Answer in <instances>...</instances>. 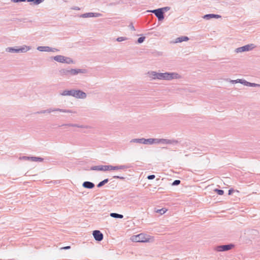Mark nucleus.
Returning a JSON list of instances; mask_svg holds the SVG:
<instances>
[{
    "instance_id": "obj_6",
    "label": "nucleus",
    "mask_w": 260,
    "mask_h": 260,
    "mask_svg": "<svg viewBox=\"0 0 260 260\" xmlns=\"http://www.w3.org/2000/svg\"><path fill=\"white\" fill-rule=\"evenodd\" d=\"M174 143H177L176 141L166 139H155V143H162L164 144H170Z\"/></svg>"
},
{
    "instance_id": "obj_2",
    "label": "nucleus",
    "mask_w": 260,
    "mask_h": 260,
    "mask_svg": "<svg viewBox=\"0 0 260 260\" xmlns=\"http://www.w3.org/2000/svg\"><path fill=\"white\" fill-rule=\"evenodd\" d=\"M131 240L135 242H149L153 240V237L149 235L141 233L137 235H134L131 238Z\"/></svg>"
},
{
    "instance_id": "obj_7",
    "label": "nucleus",
    "mask_w": 260,
    "mask_h": 260,
    "mask_svg": "<svg viewBox=\"0 0 260 260\" xmlns=\"http://www.w3.org/2000/svg\"><path fill=\"white\" fill-rule=\"evenodd\" d=\"M233 247L234 245L233 244L221 245L216 247V250L218 251H224L230 250Z\"/></svg>"
},
{
    "instance_id": "obj_5",
    "label": "nucleus",
    "mask_w": 260,
    "mask_h": 260,
    "mask_svg": "<svg viewBox=\"0 0 260 260\" xmlns=\"http://www.w3.org/2000/svg\"><path fill=\"white\" fill-rule=\"evenodd\" d=\"M167 9H168V8L165 7V8H161V9H158L156 10H154L151 11V12L155 14L156 16L158 18V20H161L164 19V18L162 10H164V9L167 10Z\"/></svg>"
},
{
    "instance_id": "obj_28",
    "label": "nucleus",
    "mask_w": 260,
    "mask_h": 260,
    "mask_svg": "<svg viewBox=\"0 0 260 260\" xmlns=\"http://www.w3.org/2000/svg\"><path fill=\"white\" fill-rule=\"evenodd\" d=\"M154 178H155V175H149L147 177V178L149 180L153 179Z\"/></svg>"
},
{
    "instance_id": "obj_26",
    "label": "nucleus",
    "mask_w": 260,
    "mask_h": 260,
    "mask_svg": "<svg viewBox=\"0 0 260 260\" xmlns=\"http://www.w3.org/2000/svg\"><path fill=\"white\" fill-rule=\"evenodd\" d=\"M145 40V37H140L138 39V42L139 43H142Z\"/></svg>"
},
{
    "instance_id": "obj_27",
    "label": "nucleus",
    "mask_w": 260,
    "mask_h": 260,
    "mask_svg": "<svg viewBox=\"0 0 260 260\" xmlns=\"http://www.w3.org/2000/svg\"><path fill=\"white\" fill-rule=\"evenodd\" d=\"M126 39L123 38V37H119V38H118L117 39V41H119V42H121V41H124Z\"/></svg>"
},
{
    "instance_id": "obj_30",
    "label": "nucleus",
    "mask_w": 260,
    "mask_h": 260,
    "mask_svg": "<svg viewBox=\"0 0 260 260\" xmlns=\"http://www.w3.org/2000/svg\"><path fill=\"white\" fill-rule=\"evenodd\" d=\"M246 85H248L251 86H253L257 85V84H255L254 83H248V82H247Z\"/></svg>"
},
{
    "instance_id": "obj_10",
    "label": "nucleus",
    "mask_w": 260,
    "mask_h": 260,
    "mask_svg": "<svg viewBox=\"0 0 260 260\" xmlns=\"http://www.w3.org/2000/svg\"><path fill=\"white\" fill-rule=\"evenodd\" d=\"M255 47L254 45L252 44L245 45L244 46H243L242 47L239 48L237 49V52H243V51H249Z\"/></svg>"
},
{
    "instance_id": "obj_19",
    "label": "nucleus",
    "mask_w": 260,
    "mask_h": 260,
    "mask_svg": "<svg viewBox=\"0 0 260 260\" xmlns=\"http://www.w3.org/2000/svg\"><path fill=\"white\" fill-rule=\"evenodd\" d=\"M73 90H66L62 93V95H72Z\"/></svg>"
},
{
    "instance_id": "obj_18",
    "label": "nucleus",
    "mask_w": 260,
    "mask_h": 260,
    "mask_svg": "<svg viewBox=\"0 0 260 260\" xmlns=\"http://www.w3.org/2000/svg\"><path fill=\"white\" fill-rule=\"evenodd\" d=\"M110 216L114 218H122L123 215L121 214H119L115 213H112L110 214Z\"/></svg>"
},
{
    "instance_id": "obj_15",
    "label": "nucleus",
    "mask_w": 260,
    "mask_h": 260,
    "mask_svg": "<svg viewBox=\"0 0 260 260\" xmlns=\"http://www.w3.org/2000/svg\"><path fill=\"white\" fill-rule=\"evenodd\" d=\"M83 186L85 188H92L94 186V185L92 182L86 181L83 183Z\"/></svg>"
},
{
    "instance_id": "obj_3",
    "label": "nucleus",
    "mask_w": 260,
    "mask_h": 260,
    "mask_svg": "<svg viewBox=\"0 0 260 260\" xmlns=\"http://www.w3.org/2000/svg\"><path fill=\"white\" fill-rule=\"evenodd\" d=\"M125 168L126 167L124 166H112L111 165H104L94 167L93 170L107 171L121 170Z\"/></svg>"
},
{
    "instance_id": "obj_32",
    "label": "nucleus",
    "mask_w": 260,
    "mask_h": 260,
    "mask_svg": "<svg viewBox=\"0 0 260 260\" xmlns=\"http://www.w3.org/2000/svg\"><path fill=\"white\" fill-rule=\"evenodd\" d=\"M234 191V190L233 189H231L229 190V194L230 195L232 193V192Z\"/></svg>"
},
{
    "instance_id": "obj_11",
    "label": "nucleus",
    "mask_w": 260,
    "mask_h": 260,
    "mask_svg": "<svg viewBox=\"0 0 260 260\" xmlns=\"http://www.w3.org/2000/svg\"><path fill=\"white\" fill-rule=\"evenodd\" d=\"M135 141L143 143V144H152L153 143H155V139H138L135 140Z\"/></svg>"
},
{
    "instance_id": "obj_4",
    "label": "nucleus",
    "mask_w": 260,
    "mask_h": 260,
    "mask_svg": "<svg viewBox=\"0 0 260 260\" xmlns=\"http://www.w3.org/2000/svg\"><path fill=\"white\" fill-rule=\"evenodd\" d=\"M53 59L55 61L61 63H66L70 64L73 62V61L71 58L65 57L62 55H56L53 57Z\"/></svg>"
},
{
    "instance_id": "obj_31",
    "label": "nucleus",
    "mask_w": 260,
    "mask_h": 260,
    "mask_svg": "<svg viewBox=\"0 0 260 260\" xmlns=\"http://www.w3.org/2000/svg\"><path fill=\"white\" fill-rule=\"evenodd\" d=\"M13 2L16 3L19 2H24L25 0H12Z\"/></svg>"
},
{
    "instance_id": "obj_22",
    "label": "nucleus",
    "mask_w": 260,
    "mask_h": 260,
    "mask_svg": "<svg viewBox=\"0 0 260 260\" xmlns=\"http://www.w3.org/2000/svg\"><path fill=\"white\" fill-rule=\"evenodd\" d=\"M44 0H28V2H32L35 4H39L42 3Z\"/></svg>"
},
{
    "instance_id": "obj_17",
    "label": "nucleus",
    "mask_w": 260,
    "mask_h": 260,
    "mask_svg": "<svg viewBox=\"0 0 260 260\" xmlns=\"http://www.w3.org/2000/svg\"><path fill=\"white\" fill-rule=\"evenodd\" d=\"M188 40V37H182L178 38L176 39V43L182 42L183 41H187Z\"/></svg>"
},
{
    "instance_id": "obj_23",
    "label": "nucleus",
    "mask_w": 260,
    "mask_h": 260,
    "mask_svg": "<svg viewBox=\"0 0 260 260\" xmlns=\"http://www.w3.org/2000/svg\"><path fill=\"white\" fill-rule=\"evenodd\" d=\"M214 191L216 192L219 195H222L224 193L223 190L220 189H215Z\"/></svg>"
},
{
    "instance_id": "obj_1",
    "label": "nucleus",
    "mask_w": 260,
    "mask_h": 260,
    "mask_svg": "<svg viewBox=\"0 0 260 260\" xmlns=\"http://www.w3.org/2000/svg\"><path fill=\"white\" fill-rule=\"evenodd\" d=\"M152 75L154 79H158L171 80L179 78V75L176 73H157L156 72H152Z\"/></svg>"
},
{
    "instance_id": "obj_14",
    "label": "nucleus",
    "mask_w": 260,
    "mask_h": 260,
    "mask_svg": "<svg viewBox=\"0 0 260 260\" xmlns=\"http://www.w3.org/2000/svg\"><path fill=\"white\" fill-rule=\"evenodd\" d=\"M79 73H83V72L80 69H71L70 70L67 71V73H69L72 75H75Z\"/></svg>"
},
{
    "instance_id": "obj_20",
    "label": "nucleus",
    "mask_w": 260,
    "mask_h": 260,
    "mask_svg": "<svg viewBox=\"0 0 260 260\" xmlns=\"http://www.w3.org/2000/svg\"><path fill=\"white\" fill-rule=\"evenodd\" d=\"M28 159H30L32 161H42V159L40 157H28Z\"/></svg>"
},
{
    "instance_id": "obj_13",
    "label": "nucleus",
    "mask_w": 260,
    "mask_h": 260,
    "mask_svg": "<svg viewBox=\"0 0 260 260\" xmlns=\"http://www.w3.org/2000/svg\"><path fill=\"white\" fill-rule=\"evenodd\" d=\"M38 50L40 51H46V52H51L54 51V50H57L55 49H52L49 47L47 46H40L38 47Z\"/></svg>"
},
{
    "instance_id": "obj_8",
    "label": "nucleus",
    "mask_w": 260,
    "mask_h": 260,
    "mask_svg": "<svg viewBox=\"0 0 260 260\" xmlns=\"http://www.w3.org/2000/svg\"><path fill=\"white\" fill-rule=\"evenodd\" d=\"M29 49V48L28 47L24 46V47H21V48H20L19 49H14L13 48H8L7 49V51L10 52H25L27 51V50H28Z\"/></svg>"
},
{
    "instance_id": "obj_33",
    "label": "nucleus",
    "mask_w": 260,
    "mask_h": 260,
    "mask_svg": "<svg viewBox=\"0 0 260 260\" xmlns=\"http://www.w3.org/2000/svg\"><path fill=\"white\" fill-rule=\"evenodd\" d=\"M89 16H90V17L93 16H94V15H93V14H92V13H90V14H89Z\"/></svg>"
},
{
    "instance_id": "obj_21",
    "label": "nucleus",
    "mask_w": 260,
    "mask_h": 260,
    "mask_svg": "<svg viewBox=\"0 0 260 260\" xmlns=\"http://www.w3.org/2000/svg\"><path fill=\"white\" fill-rule=\"evenodd\" d=\"M108 179H105L104 180L102 181V182H100L98 185V187H101L102 186H103L104 184H105V183H106L107 182H108Z\"/></svg>"
},
{
    "instance_id": "obj_24",
    "label": "nucleus",
    "mask_w": 260,
    "mask_h": 260,
    "mask_svg": "<svg viewBox=\"0 0 260 260\" xmlns=\"http://www.w3.org/2000/svg\"><path fill=\"white\" fill-rule=\"evenodd\" d=\"M167 211V210L166 209L162 208L161 209L157 210L156 212H160L162 214H164L165 213H166Z\"/></svg>"
},
{
    "instance_id": "obj_9",
    "label": "nucleus",
    "mask_w": 260,
    "mask_h": 260,
    "mask_svg": "<svg viewBox=\"0 0 260 260\" xmlns=\"http://www.w3.org/2000/svg\"><path fill=\"white\" fill-rule=\"evenodd\" d=\"M72 95L77 98L84 99L86 97V93L80 90H73Z\"/></svg>"
},
{
    "instance_id": "obj_12",
    "label": "nucleus",
    "mask_w": 260,
    "mask_h": 260,
    "mask_svg": "<svg viewBox=\"0 0 260 260\" xmlns=\"http://www.w3.org/2000/svg\"><path fill=\"white\" fill-rule=\"evenodd\" d=\"M93 235L94 239L97 241H100L103 239V235L99 231H93Z\"/></svg>"
},
{
    "instance_id": "obj_16",
    "label": "nucleus",
    "mask_w": 260,
    "mask_h": 260,
    "mask_svg": "<svg viewBox=\"0 0 260 260\" xmlns=\"http://www.w3.org/2000/svg\"><path fill=\"white\" fill-rule=\"evenodd\" d=\"M220 16L218 15H215V14H208L204 16L205 18L210 19V18H220Z\"/></svg>"
},
{
    "instance_id": "obj_29",
    "label": "nucleus",
    "mask_w": 260,
    "mask_h": 260,
    "mask_svg": "<svg viewBox=\"0 0 260 260\" xmlns=\"http://www.w3.org/2000/svg\"><path fill=\"white\" fill-rule=\"evenodd\" d=\"M71 247L70 246H65V247H62L61 248H60V249H64V250H66V249H70Z\"/></svg>"
},
{
    "instance_id": "obj_25",
    "label": "nucleus",
    "mask_w": 260,
    "mask_h": 260,
    "mask_svg": "<svg viewBox=\"0 0 260 260\" xmlns=\"http://www.w3.org/2000/svg\"><path fill=\"white\" fill-rule=\"evenodd\" d=\"M180 183V181L179 180H175L173 183H172V185H178Z\"/></svg>"
}]
</instances>
